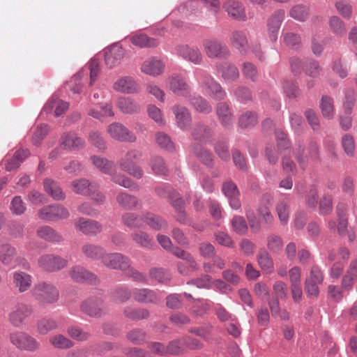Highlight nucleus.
Wrapping results in <instances>:
<instances>
[{
	"mask_svg": "<svg viewBox=\"0 0 357 357\" xmlns=\"http://www.w3.org/2000/svg\"><path fill=\"white\" fill-rule=\"evenodd\" d=\"M176 54L183 59L195 65H200L203 61V56L197 47L181 45L176 47Z\"/></svg>",
	"mask_w": 357,
	"mask_h": 357,
	"instance_id": "12",
	"label": "nucleus"
},
{
	"mask_svg": "<svg viewBox=\"0 0 357 357\" xmlns=\"http://www.w3.org/2000/svg\"><path fill=\"white\" fill-rule=\"evenodd\" d=\"M107 132L111 138L119 142H135L137 139L135 135L120 123L109 124Z\"/></svg>",
	"mask_w": 357,
	"mask_h": 357,
	"instance_id": "10",
	"label": "nucleus"
},
{
	"mask_svg": "<svg viewBox=\"0 0 357 357\" xmlns=\"http://www.w3.org/2000/svg\"><path fill=\"white\" fill-rule=\"evenodd\" d=\"M216 113L221 124L225 128H229L233 123V114L229 105L225 102H220L216 107Z\"/></svg>",
	"mask_w": 357,
	"mask_h": 357,
	"instance_id": "28",
	"label": "nucleus"
},
{
	"mask_svg": "<svg viewBox=\"0 0 357 357\" xmlns=\"http://www.w3.org/2000/svg\"><path fill=\"white\" fill-rule=\"evenodd\" d=\"M155 141L160 148L167 151H172L174 148L170 137L163 132H158L155 135Z\"/></svg>",
	"mask_w": 357,
	"mask_h": 357,
	"instance_id": "63",
	"label": "nucleus"
},
{
	"mask_svg": "<svg viewBox=\"0 0 357 357\" xmlns=\"http://www.w3.org/2000/svg\"><path fill=\"white\" fill-rule=\"evenodd\" d=\"M33 297L40 306L56 303L59 297L58 289L51 283L40 282L34 285L31 290Z\"/></svg>",
	"mask_w": 357,
	"mask_h": 357,
	"instance_id": "2",
	"label": "nucleus"
},
{
	"mask_svg": "<svg viewBox=\"0 0 357 357\" xmlns=\"http://www.w3.org/2000/svg\"><path fill=\"white\" fill-rule=\"evenodd\" d=\"M329 26L332 31L337 36L342 37L344 36L346 33L344 24L337 16L331 17Z\"/></svg>",
	"mask_w": 357,
	"mask_h": 357,
	"instance_id": "55",
	"label": "nucleus"
},
{
	"mask_svg": "<svg viewBox=\"0 0 357 357\" xmlns=\"http://www.w3.org/2000/svg\"><path fill=\"white\" fill-rule=\"evenodd\" d=\"M91 161L102 173L112 176V179L115 183L131 190H139V186L130 178L116 172L115 165L112 161L99 155H92Z\"/></svg>",
	"mask_w": 357,
	"mask_h": 357,
	"instance_id": "1",
	"label": "nucleus"
},
{
	"mask_svg": "<svg viewBox=\"0 0 357 357\" xmlns=\"http://www.w3.org/2000/svg\"><path fill=\"white\" fill-rule=\"evenodd\" d=\"M142 156V153L140 151L130 149L118 161V165L122 171L139 179L144 176V171L141 167L136 165V162L141 159Z\"/></svg>",
	"mask_w": 357,
	"mask_h": 357,
	"instance_id": "3",
	"label": "nucleus"
},
{
	"mask_svg": "<svg viewBox=\"0 0 357 357\" xmlns=\"http://www.w3.org/2000/svg\"><path fill=\"white\" fill-rule=\"evenodd\" d=\"M83 255L91 259H101L105 255V249L100 245L93 243H85L82 247Z\"/></svg>",
	"mask_w": 357,
	"mask_h": 357,
	"instance_id": "38",
	"label": "nucleus"
},
{
	"mask_svg": "<svg viewBox=\"0 0 357 357\" xmlns=\"http://www.w3.org/2000/svg\"><path fill=\"white\" fill-rule=\"evenodd\" d=\"M230 44L241 54H246L249 49L247 37L243 32L240 31H235L231 34Z\"/></svg>",
	"mask_w": 357,
	"mask_h": 357,
	"instance_id": "25",
	"label": "nucleus"
},
{
	"mask_svg": "<svg viewBox=\"0 0 357 357\" xmlns=\"http://www.w3.org/2000/svg\"><path fill=\"white\" fill-rule=\"evenodd\" d=\"M321 113L325 118L331 119L334 115V107L332 99L328 96H323L320 103Z\"/></svg>",
	"mask_w": 357,
	"mask_h": 357,
	"instance_id": "52",
	"label": "nucleus"
},
{
	"mask_svg": "<svg viewBox=\"0 0 357 357\" xmlns=\"http://www.w3.org/2000/svg\"><path fill=\"white\" fill-rule=\"evenodd\" d=\"M283 247V241L280 236L275 234H270L267 237V248L268 249L273 252H279Z\"/></svg>",
	"mask_w": 357,
	"mask_h": 357,
	"instance_id": "56",
	"label": "nucleus"
},
{
	"mask_svg": "<svg viewBox=\"0 0 357 357\" xmlns=\"http://www.w3.org/2000/svg\"><path fill=\"white\" fill-rule=\"evenodd\" d=\"M69 215V212L66 208L57 204L44 206L38 211L39 218L45 221L66 219Z\"/></svg>",
	"mask_w": 357,
	"mask_h": 357,
	"instance_id": "8",
	"label": "nucleus"
},
{
	"mask_svg": "<svg viewBox=\"0 0 357 357\" xmlns=\"http://www.w3.org/2000/svg\"><path fill=\"white\" fill-rule=\"evenodd\" d=\"M43 186L45 191L48 193L54 199L63 200L65 199V193L63 192L59 184L52 179H45L43 182Z\"/></svg>",
	"mask_w": 357,
	"mask_h": 357,
	"instance_id": "34",
	"label": "nucleus"
},
{
	"mask_svg": "<svg viewBox=\"0 0 357 357\" xmlns=\"http://www.w3.org/2000/svg\"><path fill=\"white\" fill-rule=\"evenodd\" d=\"M146 337L145 331L139 328L133 329L127 334L128 340L135 344H142L145 341Z\"/></svg>",
	"mask_w": 357,
	"mask_h": 357,
	"instance_id": "59",
	"label": "nucleus"
},
{
	"mask_svg": "<svg viewBox=\"0 0 357 357\" xmlns=\"http://www.w3.org/2000/svg\"><path fill=\"white\" fill-rule=\"evenodd\" d=\"M149 165L156 174H165L167 172L165 162L160 157H153L149 162Z\"/></svg>",
	"mask_w": 357,
	"mask_h": 357,
	"instance_id": "61",
	"label": "nucleus"
},
{
	"mask_svg": "<svg viewBox=\"0 0 357 357\" xmlns=\"http://www.w3.org/2000/svg\"><path fill=\"white\" fill-rule=\"evenodd\" d=\"M132 240L139 246L151 249L153 247V241L149 235L143 231H135L130 234Z\"/></svg>",
	"mask_w": 357,
	"mask_h": 357,
	"instance_id": "41",
	"label": "nucleus"
},
{
	"mask_svg": "<svg viewBox=\"0 0 357 357\" xmlns=\"http://www.w3.org/2000/svg\"><path fill=\"white\" fill-rule=\"evenodd\" d=\"M144 223L155 230H163L168 227L167 222L159 215L151 213L143 214Z\"/></svg>",
	"mask_w": 357,
	"mask_h": 357,
	"instance_id": "30",
	"label": "nucleus"
},
{
	"mask_svg": "<svg viewBox=\"0 0 357 357\" xmlns=\"http://www.w3.org/2000/svg\"><path fill=\"white\" fill-rule=\"evenodd\" d=\"M125 51L121 46L114 44L105 50V62L107 66L112 68L119 65L123 59Z\"/></svg>",
	"mask_w": 357,
	"mask_h": 357,
	"instance_id": "16",
	"label": "nucleus"
},
{
	"mask_svg": "<svg viewBox=\"0 0 357 357\" xmlns=\"http://www.w3.org/2000/svg\"><path fill=\"white\" fill-rule=\"evenodd\" d=\"M68 102L52 96L45 104L44 109L46 112H53L56 116H59L68 109Z\"/></svg>",
	"mask_w": 357,
	"mask_h": 357,
	"instance_id": "23",
	"label": "nucleus"
},
{
	"mask_svg": "<svg viewBox=\"0 0 357 357\" xmlns=\"http://www.w3.org/2000/svg\"><path fill=\"white\" fill-rule=\"evenodd\" d=\"M258 122L257 114L252 112H245L238 119V124L241 128H251Z\"/></svg>",
	"mask_w": 357,
	"mask_h": 357,
	"instance_id": "48",
	"label": "nucleus"
},
{
	"mask_svg": "<svg viewBox=\"0 0 357 357\" xmlns=\"http://www.w3.org/2000/svg\"><path fill=\"white\" fill-rule=\"evenodd\" d=\"M75 228L86 236H96L102 231V225L98 221L79 218L75 222Z\"/></svg>",
	"mask_w": 357,
	"mask_h": 357,
	"instance_id": "15",
	"label": "nucleus"
},
{
	"mask_svg": "<svg viewBox=\"0 0 357 357\" xmlns=\"http://www.w3.org/2000/svg\"><path fill=\"white\" fill-rule=\"evenodd\" d=\"M89 143L97 148L100 151H105L107 145L105 139L98 131H91L89 135Z\"/></svg>",
	"mask_w": 357,
	"mask_h": 357,
	"instance_id": "53",
	"label": "nucleus"
},
{
	"mask_svg": "<svg viewBox=\"0 0 357 357\" xmlns=\"http://www.w3.org/2000/svg\"><path fill=\"white\" fill-rule=\"evenodd\" d=\"M50 132V127L47 124L38 125L33 132L32 143L33 145H39Z\"/></svg>",
	"mask_w": 357,
	"mask_h": 357,
	"instance_id": "50",
	"label": "nucleus"
},
{
	"mask_svg": "<svg viewBox=\"0 0 357 357\" xmlns=\"http://www.w3.org/2000/svg\"><path fill=\"white\" fill-rule=\"evenodd\" d=\"M354 282H357V258L353 259L350 261L346 274L342 280V287L351 289Z\"/></svg>",
	"mask_w": 357,
	"mask_h": 357,
	"instance_id": "32",
	"label": "nucleus"
},
{
	"mask_svg": "<svg viewBox=\"0 0 357 357\" xmlns=\"http://www.w3.org/2000/svg\"><path fill=\"white\" fill-rule=\"evenodd\" d=\"M116 201L119 205L126 210L134 209L139 203L137 197L126 192L119 193L116 196Z\"/></svg>",
	"mask_w": 357,
	"mask_h": 357,
	"instance_id": "39",
	"label": "nucleus"
},
{
	"mask_svg": "<svg viewBox=\"0 0 357 357\" xmlns=\"http://www.w3.org/2000/svg\"><path fill=\"white\" fill-rule=\"evenodd\" d=\"M130 40L134 45L141 48L155 47L159 44L157 39L150 38L144 33L135 34L130 37Z\"/></svg>",
	"mask_w": 357,
	"mask_h": 357,
	"instance_id": "36",
	"label": "nucleus"
},
{
	"mask_svg": "<svg viewBox=\"0 0 357 357\" xmlns=\"http://www.w3.org/2000/svg\"><path fill=\"white\" fill-rule=\"evenodd\" d=\"M123 314L129 319L141 320L149 317V312L143 308L135 309L131 307H127L123 310Z\"/></svg>",
	"mask_w": 357,
	"mask_h": 357,
	"instance_id": "45",
	"label": "nucleus"
},
{
	"mask_svg": "<svg viewBox=\"0 0 357 357\" xmlns=\"http://www.w3.org/2000/svg\"><path fill=\"white\" fill-rule=\"evenodd\" d=\"M223 7L231 17L240 20L246 19L245 8L239 2L229 0L224 4Z\"/></svg>",
	"mask_w": 357,
	"mask_h": 357,
	"instance_id": "26",
	"label": "nucleus"
},
{
	"mask_svg": "<svg viewBox=\"0 0 357 357\" xmlns=\"http://www.w3.org/2000/svg\"><path fill=\"white\" fill-rule=\"evenodd\" d=\"M15 254L13 247L8 244L3 245L0 247V261L5 265H10Z\"/></svg>",
	"mask_w": 357,
	"mask_h": 357,
	"instance_id": "47",
	"label": "nucleus"
},
{
	"mask_svg": "<svg viewBox=\"0 0 357 357\" xmlns=\"http://www.w3.org/2000/svg\"><path fill=\"white\" fill-rule=\"evenodd\" d=\"M171 252L178 258H180L189 264V268H190L192 271H196L198 270V264L190 252L185 251L178 247L172 248Z\"/></svg>",
	"mask_w": 357,
	"mask_h": 357,
	"instance_id": "40",
	"label": "nucleus"
},
{
	"mask_svg": "<svg viewBox=\"0 0 357 357\" xmlns=\"http://www.w3.org/2000/svg\"><path fill=\"white\" fill-rule=\"evenodd\" d=\"M193 153L206 165L211 166L213 164L212 154L202 146L195 147Z\"/></svg>",
	"mask_w": 357,
	"mask_h": 357,
	"instance_id": "62",
	"label": "nucleus"
},
{
	"mask_svg": "<svg viewBox=\"0 0 357 357\" xmlns=\"http://www.w3.org/2000/svg\"><path fill=\"white\" fill-rule=\"evenodd\" d=\"M67 332L72 338L78 341H86L91 336L89 332L83 331L79 327L75 326H69Z\"/></svg>",
	"mask_w": 357,
	"mask_h": 357,
	"instance_id": "58",
	"label": "nucleus"
},
{
	"mask_svg": "<svg viewBox=\"0 0 357 357\" xmlns=\"http://www.w3.org/2000/svg\"><path fill=\"white\" fill-rule=\"evenodd\" d=\"M32 314L30 306L20 303L17 305L8 314V321L15 328L25 325L26 319Z\"/></svg>",
	"mask_w": 357,
	"mask_h": 357,
	"instance_id": "9",
	"label": "nucleus"
},
{
	"mask_svg": "<svg viewBox=\"0 0 357 357\" xmlns=\"http://www.w3.org/2000/svg\"><path fill=\"white\" fill-rule=\"evenodd\" d=\"M167 86L176 96H187L190 93L189 85L178 75L168 77Z\"/></svg>",
	"mask_w": 357,
	"mask_h": 357,
	"instance_id": "17",
	"label": "nucleus"
},
{
	"mask_svg": "<svg viewBox=\"0 0 357 357\" xmlns=\"http://www.w3.org/2000/svg\"><path fill=\"white\" fill-rule=\"evenodd\" d=\"M165 62L155 56L145 60L140 68L141 72L152 77H158L164 73Z\"/></svg>",
	"mask_w": 357,
	"mask_h": 357,
	"instance_id": "13",
	"label": "nucleus"
},
{
	"mask_svg": "<svg viewBox=\"0 0 357 357\" xmlns=\"http://www.w3.org/2000/svg\"><path fill=\"white\" fill-rule=\"evenodd\" d=\"M29 155L27 149H20L16 151L13 156L5 162V169L10 172L18 168L21 163Z\"/></svg>",
	"mask_w": 357,
	"mask_h": 357,
	"instance_id": "29",
	"label": "nucleus"
},
{
	"mask_svg": "<svg viewBox=\"0 0 357 357\" xmlns=\"http://www.w3.org/2000/svg\"><path fill=\"white\" fill-rule=\"evenodd\" d=\"M40 347V344L39 342L29 333H25L24 340L21 346H20V349L29 352H35L38 350Z\"/></svg>",
	"mask_w": 357,
	"mask_h": 357,
	"instance_id": "46",
	"label": "nucleus"
},
{
	"mask_svg": "<svg viewBox=\"0 0 357 357\" xmlns=\"http://www.w3.org/2000/svg\"><path fill=\"white\" fill-rule=\"evenodd\" d=\"M275 211L282 225H287L289 220L290 203L288 199H282L275 206Z\"/></svg>",
	"mask_w": 357,
	"mask_h": 357,
	"instance_id": "35",
	"label": "nucleus"
},
{
	"mask_svg": "<svg viewBox=\"0 0 357 357\" xmlns=\"http://www.w3.org/2000/svg\"><path fill=\"white\" fill-rule=\"evenodd\" d=\"M81 311L91 317H99L106 312V307L101 297H91L82 302Z\"/></svg>",
	"mask_w": 357,
	"mask_h": 357,
	"instance_id": "6",
	"label": "nucleus"
},
{
	"mask_svg": "<svg viewBox=\"0 0 357 357\" xmlns=\"http://www.w3.org/2000/svg\"><path fill=\"white\" fill-rule=\"evenodd\" d=\"M116 106L124 114L138 113L140 110L139 104L129 97H120L118 99Z\"/></svg>",
	"mask_w": 357,
	"mask_h": 357,
	"instance_id": "31",
	"label": "nucleus"
},
{
	"mask_svg": "<svg viewBox=\"0 0 357 357\" xmlns=\"http://www.w3.org/2000/svg\"><path fill=\"white\" fill-rule=\"evenodd\" d=\"M147 112L149 116L158 125L163 126L165 125L166 121L164 118L162 112L155 105H150L148 106Z\"/></svg>",
	"mask_w": 357,
	"mask_h": 357,
	"instance_id": "49",
	"label": "nucleus"
},
{
	"mask_svg": "<svg viewBox=\"0 0 357 357\" xmlns=\"http://www.w3.org/2000/svg\"><path fill=\"white\" fill-rule=\"evenodd\" d=\"M101 263L112 269L126 270L130 266L128 257L118 252L106 253L105 252Z\"/></svg>",
	"mask_w": 357,
	"mask_h": 357,
	"instance_id": "11",
	"label": "nucleus"
},
{
	"mask_svg": "<svg viewBox=\"0 0 357 357\" xmlns=\"http://www.w3.org/2000/svg\"><path fill=\"white\" fill-rule=\"evenodd\" d=\"M197 77L200 86L208 91L211 97L217 100H223L225 98V91L211 75L204 72H197Z\"/></svg>",
	"mask_w": 357,
	"mask_h": 357,
	"instance_id": "4",
	"label": "nucleus"
},
{
	"mask_svg": "<svg viewBox=\"0 0 357 357\" xmlns=\"http://www.w3.org/2000/svg\"><path fill=\"white\" fill-rule=\"evenodd\" d=\"M203 48L206 55L210 59H227L230 54L227 45L215 39L204 40Z\"/></svg>",
	"mask_w": 357,
	"mask_h": 357,
	"instance_id": "5",
	"label": "nucleus"
},
{
	"mask_svg": "<svg viewBox=\"0 0 357 357\" xmlns=\"http://www.w3.org/2000/svg\"><path fill=\"white\" fill-rule=\"evenodd\" d=\"M50 344L55 348L68 349L73 346V342L62 335H56L50 338Z\"/></svg>",
	"mask_w": 357,
	"mask_h": 357,
	"instance_id": "54",
	"label": "nucleus"
},
{
	"mask_svg": "<svg viewBox=\"0 0 357 357\" xmlns=\"http://www.w3.org/2000/svg\"><path fill=\"white\" fill-rule=\"evenodd\" d=\"M59 146L64 150L77 151L84 148V141L75 132H64L59 139Z\"/></svg>",
	"mask_w": 357,
	"mask_h": 357,
	"instance_id": "14",
	"label": "nucleus"
},
{
	"mask_svg": "<svg viewBox=\"0 0 357 357\" xmlns=\"http://www.w3.org/2000/svg\"><path fill=\"white\" fill-rule=\"evenodd\" d=\"M37 235L47 241L59 242L62 237L54 229L49 226H43L37 229Z\"/></svg>",
	"mask_w": 357,
	"mask_h": 357,
	"instance_id": "42",
	"label": "nucleus"
},
{
	"mask_svg": "<svg viewBox=\"0 0 357 357\" xmlns=\"http://www.w3.org/2000/svg\"><path fill=\"white\" fill-rule=\"evenodd\" d=\"M231 225L232 229L240 235L245 234L248 231L247 223L242 216L235 215L233 217Z\"/></svg>",
	"mask_w": 357,
	"mask_h": 357,
	"instance_id": "57",
	"label": "nucleus"
},
{
	"mask_svg": "<svg viewBox=\"0 0 357 357\" xmlns=\"http://www.w3.org/2000/svg\"><path fill=\"white\" fill-rule=\"evenodd\" d=\"M13 285L20 292L27 291L31 286V276L24 272H15L13 273Z\"/></svg>",
	"mask_w": 357,
	"mask_h": 357,
	"instance_id": "27",
	"label": "nucleus"
},
{
	"mask_svg": "<svg viewBox=\"0 0 357 357\" xmlns=\"http://www.w3.org/2000/svg\"><path fill=\"white\" fill-rule=\"evenodd\" d=\"M58 325L52 319L43 318L37 322V332L40 335H46L49 332L56 329Z\"/></svg>",
	"mask_w": 357,
	"mask_h": 357,
	"instance_id": "44",
	"label": "nucleus"
},
{
	"mask_svg": "<svg viewBox=\"0 0 357 357\" xmlns=\"http://www.w3.org/2000/svg\"><path fill=\"white\" fill-rule=\"evenodd\" d=\"M122 222L129 228H140L143 226V215L139 216L133 213H126L122 216Z\"/></svg>",
	"mask_w": 357,
	"mask_h": 357,
	"instance_id": "43",
	"label": "nucleus"
},
{
	"mask_svg": "<svg viewBox=\"0 0 357 357\" xmlns=\"http://www.w3.org/2000/svg\"><path fill=\"white\" fill-rule=\"evenodd\" d=\"M259 266L266 274H271L274 271V264L270 254L267 250L260 249L257 255Z\"/></svg>",
	"mask_w": 357,
	"mask_h": 357,
	"instance_id": "24",
	"label": "nucleus"
},
{
	"mask_svg": "<svg viewBox=\"0 0 357 357\" xmlns=\"http://www.w3.org/2000/svg\"><path fill=\"white\" fill-rule=\"evenodd\" d=\"M212 278L208 275H202L200 278L192 279L187 282V284L195 285L199 289H210L211 287Z\"/></svg>",
	"mask_w": 357,
	"mask_h": 357,
	"instance_id": "60",
	"label": "nucleus"
},
{
	"mask_svg": "<svg viewBox=\"0 0 357 357\" xmlns=\"http://www.w3.org/2000/svg\"><path fill=\"white\" fill-rule=\"evenodd\" d=\"M176 119V126L181 130H187L191 124V116L188 109L180 105H175L171 108Z\"/></svg>",
	"mask_w": 357,
	"mask_h": 357,
	"instance_id": "18",
	"label": "nucleus"
},
{
	"mask_svg": "<svg viewBox=\"0 0 357 357\" xmlns=\"http://www.w3.org/2000/svg\"><path fill=\"white\" fill-rule=\"evenodd\" d=\"M218 71L226 82H231L239 77L237 67L231 63H225L218 67Z\"/></svg>",
	"mask_w": 357,
	"mask_h": 357,
	"instance_id": "33",
	"label": "nucleus"
},
{
	"mask_svg": "<svg viewBox=\"0 0 357 357\" xmlns=\"http://www.w3.org/2000/svg\"><path fill=\"white\" fill-rule=\"evenodd\" d=\"M113 89L121 93H133L139 91V86L135 79L130 76L118 79L113 85Z\"/></svg>",
	"mask_w": 357,
	"mask_h": 357,
	"instance_id": "19",
	"label": "nucleus"
},
{
	"mask_svg": "<svg viewBox=\"0 0 357 357\" xmlns=\"http://www.w3.org/2000/svg\"><path fill=\"white\" fill-rule=\"evenodd\" d=\"M191 104L199 112L208 114L212 111V107L208 102L201 96L192 98Z\"/></svg>",
	"mask_w": 357,
	"mask_h": 357,
	"instance_id": "51",
	"label": "nucleus"
},
{
	"mask_svg": "<svg viewBox=\"0 0 357 357\" xmlns=\"http://www.w3.org/2000/svg\"><path fill=\"white\" fill-rule=\"evenodd\" d=\"M39 267L47 272H56L67 266V260L59 255L50 254L40 257L38 261Z\"/></svg>",
	"mask_w": 357,
	"mask_h": 357,
	"instance_id": "7",
	"label": "nucleus"
},
{
	"mask_svg": "<svg viewBox=\"0 0 357 357\" xmlns=\"http://www.w3.org/2000/svg\"><path fill=\"white\" fill-rule=\"evenodd\" d=\"M284 12L282 10L275 12L268 20V31L271 41H276Z\"/></svg>",
	"mask_w": 357,
	"mask_h": 357,
	"instance_id": "20",
	"label": "nucleus"
},
{
	"mask_svg": "<svg viewBox=\"0 0 357 357\" xmlns=\"http://www.w3.org/2000/svg\"><path fill=\"white\" fill-rule=\"evenodd\" d=\"M132 296L135 301L142 303H156L160 300L154 291L146 288L134 289Z\"/></svg>",
	"mask_w": 357,
	"mask_h": 357,
	"instance_id": "22",
	"label": "nucleus"
},
{
	"mask_svg": "<svg viewBox=\"0 0 357 357\" xmlns=\"http://www.w3.org/2000/svg\"><path fill=\"white\" fill-rule=\"evenodd\" d=\"M94 185L91 183L86 178L75 179L71 183V188L73 191L78 195L89 196L91 195L92 188Z\"/></svg>",
	"mask_w": 357,
	"mask_h": 357,
	"instance_id": "37",
	"label": "nucleus"
},
{
	"mask_svg": "<svg viewBox=\"0 0 357 357\" xmlns=\"http://www.w3.org/2000/svg\"><path fill=\"white\" fill-rule=\"evenodd\" d=\"M69 274L74 281L78 282H87L91 284H95L98 280L97 277L94 274L89 272L82 266H77L73 267L70 269Z\"/></svg>",
	"mask_w": 357,
	"mask_h": 357,
	"instance_id": "21",
	"label": "nucleus"
},
{
	"mask_svg": "<svg viewBox=\"0 0 357 357\" xmlns=\"http://www.w3.org/2000/svg\"><path fill=\"white\" fill-rule=\"evenodd\" d=\"M167 355H178L184 351L182 339L172 340L166 346Z\"/></svg>",
	"mask_w": 357,
	"mask_h": 357,
	"instance_id": "64",
	"label": "nucleus"
}]
</instances>
